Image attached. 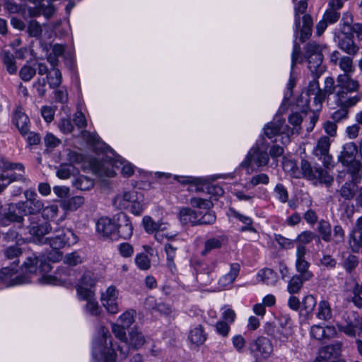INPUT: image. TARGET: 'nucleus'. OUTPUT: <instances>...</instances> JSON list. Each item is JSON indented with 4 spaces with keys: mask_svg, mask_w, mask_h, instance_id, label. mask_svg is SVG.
Listing matches in <instances>:
<instances>
[{
    "mask_svg": "<svg viewBox=\"0 0 362 362\" xmlns=\"http://www.w3.org/2000/svg\"><path fill=\"white\" fill-rule=\"evenodd\" d=\"M112 204L117 209H129L136 216H140L144 210L143 197L135 190L119 191L113 198Z\"/></svg>",
    "mask_w": 362,
    "mask_h": 362,
    "instance_id": "obj_1",
    "label": "nucleus"
},
{
    "mask_svg": "<svg viewBox=\"0 0 362 362\" xmlns=\"http://www.w3.org/2000/svg\"><path fill=\"white\" fill-rule=\"evenodd\" d=\"M318 77H314V79L310 83L308 88V94L313 95V101L315 105L319 109L322 107V104L325 100L332 94H335L338 89L337 84H335L334 79L328 76L325 78L323 88H320L317 81Z\"/></svg>",
    "mask_w": 362,
    "mask_h": 362,
    "instance_id": "obj_2",
    "label": "nucleus"
},
{
    "mask_svg": "<svg viewBox=\"0 0 362 362\" xmlns=\"http://www.w3.org/2000/svg\"><path fill=\"white\" fill-rule=\"evenodd\" d=\"M308 8V3L305 1H300L295 7V25L296 33L300 32V40L304 42L312 34L313 19L310 15L305 14L303 16V28H300V14L304 13Z\"/></svg>",
    "mask_w": 362,
    "mask_h": 362,
    "instance_id": "obj_3",
    "label": "nucleus"
},
{
    "mask_svg": "<svg viewBox=\"0 0 362 362\" xmlns=\"http://www.w3.org/2000/svg\"><path fill=\"white\" fill-rule=\"evenodd\" d=\"M21 228L28 230L30 239L34 242L41 241L43 237L51 230L50 224L37 216L28 217V221L21 225Z\"/></svg>",
    "mask_w": 362,
    "mask_h": 362,
    "instance_id": "obj_4",
    "label": "nucleus"
},
{
    "mask_svg": "<svg viewBox=\"0 0 362 362\" xmlns=\"http://www.w3.org/2000/svg\"><path fill=\"white\" fill-rule=\"evenodd\" d=\"M110 165L116 168H121L122 175L126 177L132 175L134 172V167L132 164L122 158L100 161L96 168L100 173L104 174L107 177H113L115 173L114 170L109 168Z\"/></svg>",
    "mask_w": 362,
    "mask_h": 362,
    "instance_id": "obj_5",
    "label": "nucleus"
},
{
    "mask_svg": "<svg viewBox=\"0 0 362 362\" xmlns=\"http://www.w3.org/2000/svg\"><path fill=\"white\" fill-rule=\"evenodd\" d=\"M339 330L350 337H356L362 333V317L356 312H346L343 321L337 325Z\"/></svg>",
    "mask_w": 362,
    "mask_h": 362,
    "instance_id": "obj_6",
    "label": "nucleus"
},
{
    "mask_svg": "<svg viewBox=\"0 0 362 362\" xmlns=\"http://www.w3.org/2000/svg\"><path fill=\"white\" fill-rule=\"evenodd\" d=\"M300 175L310 180H317L320 182L329 185L333 182V177L321 168H313L310 163L305 159L300 163Z\"/></svg>",
    "mask_w": 362,
    "mask_h": 362,
    "instance_id": "obj_7",
    "label": "nucleus"
},
{
    "mask_svg": "<svg viewBox=\"0 0 362 362\" xmlns=\"http://www.w3.org/2000/svg\"><path fill=\"white\" fill-rule=\"evenodd\" d=\"M337 44L339 49L350 56H355L359 51V47L354 40L348 28L341 27V31L337 35Z\"/></svg>",
    "mask_w": 362,
    "mask_h": 362,
    "instance_id": "obj_8",
    "label": "nucleus"
},
{
    "mask_svg": "<svg viewBox=\"0 0 362 362\" xmlns=\"http://www.w3.org/2000/svg\"><path fill=\"white\" fill-rule=\"evenodd\" d=\"M28 282L26 276L18 274L17 271L9 267L0 270V288H8Z\"/></svg>",
    "mask_w": 362,
    "mask_h": 362,
    "instance_id": "obj_9",
    "label": "nucleus"
},
{
    "mask_svg": "<svg viewBox=\"0 0 362 362\" xmlns=\"http://www.w3.org/2000/svg\"><path fill=\"white\" fill-rule=\"evenodd\" d=\"M24 196L25 201L20 202V203L27 215L34 216L42 211L44 203L38 198L37 193L34 190H25Z\"/></svg>",
    "mask_w": 362,
    "mask_h": 362,
    "instance_id": "obj_10",
    "label": "nucleus"
},
{
    "mask_svg": "<svg viewBox=\"0 0 362 362\" xmlns=\"http://www.w3.org/2000/svg\"><path fill=\"white\" fill-rule=\"evenodd\" d=\"M269 160V155L266 151H260L258 146H254L250 150L240 165L243 168H248L254 163L257 166L262 167L267 165Z\"/></svg>",
    "mask_w": 362,
    "mask_h": 362,
    "instance_id": "obj_11",
    "label": "nucleus"
},
{
    "mask_svg": "<svg viewBox=\"0 0 362 362\" xmlns=\"http://www.w3.org/2000/svg\"><path fill=\"white\" fill-rule=\"evenodd\" d=\"M249 349L250 353L257 358H266L269 357L273 350L270 340L262 337L251 341Z\"/></svg>",
    "mask_w": 362,
    "mask_h": 362,
    "instance_id": "obj_12",
    "label": "nucleus"
},
{
    "mask_svg": "<svg viewBox=\"0 0 362 362\" xmlns=\"http://www.w3.org/2000/svg\"><path fill=\"white\" fill-rule=\"evenodd\" d=\"M119 291L114 286H109L101 295L103 305L106 308L107 312L111 314H115L119 311L117 301Z\"/></svg>",
    "mask_w": 362,
    "mask_h": 362,
    "instance_id": "obj_13",
    "label": "nucleus"
},
{
    "mask_svg": "<svg viewBox=\"0 0 362 362\" xmlns=\"http://www.w3.org/2000/svg\"><path fill=\"white\" fill-rule=\"evenodd\" d=\"M353 92L337 90L334 95L336 104L339 107L350 109L356 105L361 100V94L351 95Z\"/></svg>",
    "mask_w": 362,
    "mask_h": 362,
    "instance_id": "obj_14",
    "label": "nucleus"
},
{
    "mask_svg": "<svg viewBox=\"0 0 362 362\" xmlns=\"http://www.w3.org/2000/svg\"><path fill=\"white\" fill-rule=\"evenodd\" d=\"M330 140L327 136H322L313 148V154L320 159L325 167H327L332 161V156L329 153Z\"/></svg>",
    "mask_w": 362,
    "mask_h": 362,
    "instance_id": "obj_15",
    "label": "nucleus"
},
{
    "mask_svg": "<svg viewBox=\"0 0 362 362\" xmlns=\"http://www.w3.org/2000/svg\"><path fill=\"white\" fill-rule=\"evenodd\" d=\"M64 239H62L61 235H57L55 237L49 238V245L52 249L59 250L65 245H72L78 242L76 235L69 229L63 230Z\"/></svg>",
    "mask_w": 362,
    "mask_h": 362,
    "instance_id": "obj_16",
    "label": "nucleus"
},
{
    "mask_svg": "<svg viewBox=\"0 0 362 362\" xmlns=\"http://www.w3.org/2000/svg\"><path fill=\"white\" fill-rule=\"evenodd\" d=\"M23 267L30 274L35 273L37 268L42 272H48L51 270V265L47 262L45 257L44 256L39 257L35 255L28 257L23 263Z\"/></svg>",
    "mask_w": 362,
    "mask_h": 362,
    "instance_id": "obj_17",
    "label": "nucleus"
},
{
    "mask_svg": "<svg viewBox=\"0 0 362 362\" xmlns=\"http://www.w3.org/2000/svg\"><path fill=\"white\" fill-rule=\"evenodd\" d=\"M25 216H27V214L20 202L8 204L7 211L4 214V217L6 220L13 223H22V225L25 223Z\"/></svg>",
    "mask_w": 362,
    "mask_h": 362,
    "instance_id": "obj_18",
    "label": "nucleus"
},
{
    "mask_svg": "<svg viewBox=\"0 0 362 362\" xmlns=\"http://www.w3.org/2000/svg\"><path fill=\"white\" fill-rule=\"evenodd\" d=\"M358 151L357 145L354 142L345 144L338 156V160L342 165H348V163L356 160V154Z\"/></svg>",
    "mask_w": 362,
    "mask_h": 362,
    "instance_id": "obj_19",
    "label": "nucleus"
},
{
    "mask_svg": "<svg viewBox=\"0 0 362 362\" xmlns=\"http://www.w3.org/2000/svg\"><path fill=\"white\" fill-rule=\"evenodd\" d=\"M337 90H342L348 92H358L360 88V84L357 80L351 77L349 74H339L337 78Z\"/></svg>",
    "mask_w": 362,
    "mask_h": 362,
    "instance_id": "obj_20",
    "label": "nucleus"
},
{
    "mask_svg": "<svg viewBox=\"0 0 362 362\" xmlns=\"http://www.w3.org/2000/svg\"><path fill=\"white\" fill-rule=\"evenodd\" d=\"M97 231L105 238H112L117 230V226L109 218H100L96 224Z\"/></svg>",
    "mask_w": 362,
    "mask_h": 362,
    "instance_id": "obj_21",
    "label": "nucleus"
},
{
    "mask_svg": "<svg viewBox=\"0 0 362 362\" xmlns=\"http://www.w3.org/2000/svg\"><path fill=\"white\" fill-rule=\"evenodd\" d=\"M285 120L280 118H274V121L269 123L264 128L265 135L271 139L279 133H286V130L288 128L287 125L285 127L284 124Z\"/></svg>",
    "mask_w": 362,
    "mask_h": 362,
    "instance_id": "obj_22",
    "label": "nucleus"
},
{
    "mask_svg": "<svg viewBox=\"0 0 362 362\" xmlns=\"http://www.w3.org/2000/svg\"><path fill=\"white\" fill-rule=\"evenodd\" d=\"M13 122L21 134L25 135L28 134L29 118L21 110L18 109L16 110Z\"/></svg>",
    "mask_w": 362,
    "mask_h": 362,
    "instance_id": "obj_23",
    "label": "nucleus"
},
{
    "mask_svg": "<svg viewBox=\"0 0 362 362\" xmlns=\"http://www.w3.org/2000/svg\"><path fill=\"white\" fill-rule=\"evenodd\" d=\"M306 59L308 63V69L312 72L313 77H319L324 71V67L322 66L323 54L317 53V54L310 56Z\"/></svg>",
    "mask_w": 362,
    "mask_h": 362,
    "instance_id": "obj_24",
    "label": "nucleus"
},
{
    "mask_svg": "<svg viewBox=\"0 0 362 362\" xmlns=\"http://www.w3.org/2000/svg\"><path fill=\"white\" fill-rule=\"evenodd\" d=\"M346 289L347 291L351 292L354 296L352 297L353 303L358 308L362 307V286L354 279H351L346 284Z\"/></svg>",
    "mask_w": 362,
    "mask_h": 362,
    "instance_id": "obj_25",
    "label": "nucleus"
},
{
    "mask_svg": "<svg viewBox=\"0 0 362 362\" xmlns=\"http://www.w3.org/2000/svg\"><path fill=\"white\" fill-rule=\"evenodd\" d=\"M228 239L224 235L211 238L204 242V248L202 252V255H206L212 250L220 249L223 245H226Z\"/></svg>",
    "mask_w": 362,
    "mask_h": 362,
    "instance_id": "obj_26",
    "label": "nucleus"
},
{
    "mask_svg": "<svg viewBox=\"0 0 362 362\" xmlns=\"http://www.w3.org/2000/svg\"><path fill=\"white\" fill-rule=\"evenodd\" d=\"M240 272V265L238 264H231L230 271L220 277L218 284L221 287H226L234 282Z\"/></svg>",
    "mask_w": 362,
    "mask_h": 362,
    "instance_id": "obj_27",
    "label": "nucleus"
},
{
    "mask_svg": "<svg viewBox=\"0 0 362 362\" xmlns=\"http://www.w3.org/2000/svg\"><path fill=\"white\" fill-rule=\"evenodd\" d=\"M119 235L124 239H129L133 234V226L129 217L123 214L120 223L117 226Z\"/></svg>",
    "mask_w": 362,
    "mask_h": 362,
    "instance_id": "obj_28",
    "label": "nucleus"
},
{
    "mask_svg": "<svg viewBox=\"0 0 362 362\" xmlns=\"http://www.w3.org/2000/svg\"><path fill=\"white\" fill-rule=\"evenodd\" d=\"M347 168V173L350 175L351 180L355 183H359L362 177V163L360 160H356L354 162L344 165Z\"/></svg>",
    "mask_w": 362,
    "mask_h": 362,
    "instance_id": "obj_29",
    "label": "nucleus"
},
{
    "mask_svg": "<svg viewBox=\"0 0 362 362\" xmlns=\"http://www.w3.org/2000/svg\"><path fill=\"white\" fill-rule=\"evenodd\" d=\"M180 221L183 225L191 223L192 226L198 225V216L195 211L190 208H183L180 210Z\"/></svg>",
    "mask_w": 362,
    "mask_h": 362,
    "instance_id": "obj_30",
    "label": "nucleus"
},
{
    "mask_svg": "<svg viewBox=\"0 0 362 362\" xmlns=\"http://www.w3.org/2000/svg\"><path fill=\"white\" fill-rule=\"evenodd\" d=\"M257 279L262 284L274 285L277 279L276 274L271 269H261L257 274Z\"/></svg>",
    "mask_w": 362,
    "mask_h": 362,
    "instance_id": "obj_31",
    "label": "nucleus"
},
{
    "mask_svg": "<svg viewBox=\"0 0 362 362\" xmlns=\"http://www.w3.org/2000/svg\"><path fill=\"white\" fill-rule=\"evenodd\" d=\"M143 225L146 231L148 233H153L158 230H164L166 229L165 224L156 222L148 216H146L143 218Z\"/></svg>",
    "mask_w": 362,
    "mask_h": 362,
    "instance_id": "obj_32",
    "label": "nucleus"
},
{
    "mask_svg": "<svg viewBox=\"0 0 362 362\" xmlns=\"http://www.w3.org/2000/svg\"><path fill=\"white\" fill-rule=\"evenodd\" d=\"M358 184L352 180L345 182L339 190V194L346 200L352 199L356 194V190Z\"/></svg>",
    "mask_w": 362,
    "mask_h": 362,
    "instance_id": "obj_33",
    "label": "nucleus"
},
{
    "mask_svg": "<svg viewBox=\"0 0 362 362\" xmlns=\"http://www.w3.org/2000/svg\"><path fill=\"white\" fill-rule=\"evenodd\" d=\"M145 343V339L142 333L137 329H132L129 333L127 344L134 349H138Z\"/></svg>",
    "mask_w": 362,
    "mask_h": 362,
    "instance_id": "obj_34",
    "label": "nucleus"
},
{
    "mask_svg": "<svg viewBox=\"0 0 362 362\" xmlns=\"http://www.w3.org/2000/svg\"><path fill=\"white\" fill-rule=\"evenodd\" d=\"M84 204V198L81 196L73 197L62 203L63 209L69 211H75L80 208Z\"/></svg>",
    "mask_w": 362,
    "mask_h": 362,
    "instance_id": "obj_35",
    "label": "nucleus"
},
{
    "mask_svg": "<svg viewBox=\"0 0 362 362\" xmlns=\"http://www.w3.org/2000/svg\"><path fill=\"white\" fill-rule=\"evenodd\" d=\"M1 56L8 72L11 74H15L17 71V67L13 54L8 51L2 50Z\"/></svg>",
    "mask_w": 362,
    "mask_h": 362,
    "instance_id": "obj_36",
    "label": "nucleus"
},
{
    "mask_svg": "<svg viewBox=\"0 0 362 362\" xmlns=\"http://www.w3.org/2000/svg\"><path fill=\"white\" fill-rule=\"evenodd\" d=\"M93 357L96 360H101L105 358L106 362H115V358L113 354L108 353L106 356L105 352V348L103 344H95L93 349Z\"/></svg>",
    "mask_w": 362,
    "mask_h": 362,
    "instance_id": "obj_37",
    "label": "nucleus"
},
{
    "mask_svg": "<svg viewBox=\"0 0 362 362\" xmlns=\"http://www.w3.org/2000/svg\"><path fill=\"white\" fill-rule=\"evenodd\" d=\"M306 281L298 274L294 275L288 284L287 289L288 293L291 294L298 293L303 286V282Z\"/></svg>",
    "mask_w": 362,
    "mask_h": 362,
    "instance_id": "obj_38",
    "label": "nucleus"
},
{
    "mask_svg": "<svg viewBox=\"0 0 362 362\" xmlns=\"http://www.w3.org/2000/svg\"><path fill=\"white\" fill-rule=\"evenodd\" d=\"M189 339L192 344L197 346L202 344L206 340L203 328L199 326L191 330Z\"/></svg>",
    "mask_w": 362,
    "mask_h": 362,
    "instance_id": "obj_39",
    "label": "nucleus"
},
{
    "mask_svg": "<svg viewBox=\"0 0 362 362\" xmlns=\"http://www.w3.org/2000/svg\"><path fill=\"white\" fill-rule=\"evenodd\" d=\"M22 248L18 245H10L3 250L5 259L12 260L18 258L22 255Z\"/></svg>",
    "mask_w": 362,
    "mask_h": 362,
    "instance_id": "obj_40",
    "label": "nucleus"
},
{
    "mask_svg": "<svg viewBox=\"0 0 362 362\" xmlns=\"http://www.w3.org/2000/svg\"><path fill=\"white\" fill-rule=\"evenodd\" d=\"M47 80L51 88H55L61 84L62 74L58 69L53 68L47 76Z\"/></svg>",
    "mask_w": 362,
    "mask_h": 362,
    "instance_id": "obj_41",
    "label": "nucleus"
},
{
    "mask_svg": "<svg viewBox=\"0 0 362 362\" xmlns=\"http://www.w3.org/2000/svg\"><path fill=\"white\" fill-rule=\"evenodd\" d=\"M317 316L322 320H327L331 318L332 310L327 301L322 300L320 302Z\"/></svg>",
    "mask_w": 362,
    "mask_h": 362,
    "instance_id": "obj_42",
    "label": "nucleus"
},
{
    "mask_svg": "<svg viewBox=\"0 0 362 362\" xmlns=\"http://www.w3.org/2000/svg\"><path fill=\"white\" fill-rule=\"evenodd\" d=\"M318 231L322 239L325 242H330L332 239L331 225L326 221L321 220L318 224Z\"/></svg>",
    "mask_w": 362,
    "mask_h": 362,
    "instance_id": "obj_43",
    "label": "nucleus"
},
{
    "mask_svg": "<svg viewBox=\"0 0 362 362\" xmlns=\"http://www.w3.org/2000/svg\"><path fill=\"white\" fill-rule=\"evenodd\" d=\"M327 331H332L330 327H327L326 328H325L320 325H314L311 327L310 334L313 338L317 340H322L323 339L329 337V333H327Z\"/></svg>",
    "mask_w": 362,
    "mask_h": 362,
    "instance_id": "obj_44",
    "label": "nucleus"
},
{
    "mask_svg": "<svg viewBox=\"0 0 362 362\" xmlns=\"http://www.w3.org/2000/svg\"><path fill=\"white\" fill-rule=\"evenodd\" d=\"M199 183L202 185V187H197V191H206L207 193L211 194L212 196H221L223 194V189L218 185H209L206 183H204V180L199 179Z\"/></svg>",
    "mask_w": 362,
    "mask_h": 362,
    "instance_id": "obj_45",
    "label": "nucleus"
},
{
    "mask_svg": "<svg viewBox=\"0 0 362 362\" xmlns=\"http://www.w3.org/2000/svg\"><path fill=\"white\" fill-rule=\"evenodd\" d=\"M146 305L148 306V308L156 309L157 311L164 315H168L171 313V308L169 305L163 303L156 304L153 297L146 298Z\"/></svg>",
    "mask_w": 362,
    "mask_h": 362,
    "instance_id": "obj_46",
    "label": "nucleus"
},
{
    "mask_svg": "<svg viewBox=\"0 0 362 362\" xmlns=\"http://www.w3.org/2000/svg\"><path fill=\"white\" fill-rule=\"evenodd\" d=\"M316 305V300L312 295L306 296L302 302V311L308 316L313 313Z\"/></svg>",
    "mask_w": 362,
    "mask_h": 362,
    "instance_id": "obj_47",
    "label": "nucleus"
},
{
    "mask_svg": "<svg viewBox=\"0 0 362 362\" xmlns=\"http://www.w3.org/2000/svg\"><path fill=\"white\" fill-rule=\"evenodd\" d=\"M76 291L81 300L88 302L95 298V291L92 290L91 288H88L82 286H77Z\"/></svg>",
    "mask_w": 362,
    "mask_h": 362,
    "instance_id": "obj_48",
    "label": "nucleus"
},
{
    "mask_svg": "<svg viewBox=\"0 0 362 362\" xmlns=\"http://www.w3.org/2000/svg\"><path fill=\"white\" fill-rule=\"evenodd\" d=\"M310 264L308 262L302 263H296V268L297 272L299 273L298 275L303 276L304 280H310L313 274L309 270Z\"/></svg>",
    "mask_w": 362,
    "mask_h": 362,
    "instance_id": "obj_49",
    "label": "nucleus"
},
{
    "mask_svg": "<svg viewBox=\"0 0 362 362\" xmlns=\"http://www.w3.org/2000/svg\"><path fill=\"white\" fill-rule=\"evenodd\" d=\"M351 23L345 22L342 27L348 28L350 30V34L353 36V34L355 33L356 35V38L358 41L362 40V23H352V19L351 18Z\"/></svg>",
    "mask_w": 362,
    "mask_h": 362,
    "instance_id": "obj_50",
    "label": "nucleus"
},
{
    "mask_svg": "<svg viewBox=\"0 0 362 362\" xmlns=\"http://www.w3.org/2000/svg\"><path fill=\"white\" fill-rule=\"evenodd\" d=\"M284 170L288 173L293 177H300V172L298 170V168L296 163L292 160H288L283 163Z\"/></svg>",
    "mask_w": 362,
    "mask_h": 362,
    "instance_id": "obj_51",
    "label": "nucleus"
},
{
    "mask_svg": "<svg viewBox=\"0 0 362 362\" xmlns=\"http://www.w3.org/2000/svg\"><path fill=\"white\" fill-rule=\"evenodd\" d=\"M339 66L346 74H349L354 71L353 59L349 56L341 57L339 61Z\"/></svg>",
    "mask_w": 362,
    "mask_h": 362,
    "instance_id": "obj_52",
    "label": "nucleus"
},
{
    "mask_svg": "<svg viewBox=\"0 0 362 362\" xmlns=\"http://www.w3.org/2000/svg\"><path fill=\"white\" fill-rule=\"evenodd\" d=\"M42 32V26L37 21L33 20L29 22L28 33L30 37L38 38L41 36Z\"/></svg>",
    "mask_w": 362,
    "mask_h": 362,
    "instance_id": "obj_53",
    "label": "nucleus"
},
{
    "mask_svg": "<svg viewBox=\"0 0 362 362\" xmlns=\"http://www.w3.org/2000/svg\"><path fill=\"white\" fill-rule=\"evenodd\" d=\"M305 57H308L313 56L314 54H322V48L320 45H317L315 42H310L305 46Z\"/></svg>",
    "mask_w": 362,
    "mask_h": 362,
    "instance_id": "obj_54",
    "label": "nucleus"
},
{
    "mask_svg": "<svg viewBox=\"0 0 362 362\" xmlns=\"http://www.w3.org/2000/svg\"><path fill=\"white\" fill-rule=\"evenodd\" d=\"M36 74V69L29 65H24L20 70L21 78L24 81H30Z\"/></svg>",
    "mask_w": 362,
    "mask_h": 362,
    "instance_id": "obj_55",
    "label": "nucleus"
},
{
    "mask_svg": "<svg viewBox=\"0 0 362 362\" xmlns=\"http://www.w3.org/2000/svg\"><path fill=\"white\" fill-rule=\"evenodd\" d=\"M135 262L139 268L142 270H147L150 268V259L148 256L144 253L136 255Z\"/></svg>",
    "mask_w": 362,
    "mask_h": 362,
    "instance_id": "obj_56",
    "label": "nucleus"
},
{
    "mask_svg": "<svg viewBox=\"0 0 362 362\" xmlns=\"http://www.w3.org/2000/svg\"><path fill=\"white\" fill-rule=\"evenodd\" d=\"M190 204L194 207L204 209H209L213 206V203L211 201L197 197L192 198L190 201Z\"/></svg>",
    "mask_w": 362,
    "mask_h": 362,
    "instance_id": "obj_57",
    "label": "nucleus"
},
{
    "mask_svg": "<svg viewBox=\"0 0 362 362\" xmlns=\"http://www.w3.org/2000/svg\"><path fill=\"white\" fill-rule=\"evenodd\" d=\"M232 213L235 217L238 218L241 222L246 225V226L242 228V231H245L247 230L250 231L255 230V228L252 226V220L250 217L241 215L235 211H232Z\"/></svg>",
    "mask_w": 362,
    "mask_h": 362,
    "instance_id": "obj_58",
    "label": "nucleus"
},
{
    "mask_svg": "<svg viewBox=\"0 0 362 362\" xmlns=\"http://www.w3.org/2000/svg\"><path fill=\"white\" fill-rule=\"evenodd\" d=\"M42 216L44 218L49 220L55 218L58 214L59 208L57 205L52 204L46 207L43 206L42 209Z\"/></svg>",
    "mask_w": 362,
    "mask_h": 362,
    "instance_id": "obj_59",
    "label": "nucleus"
},
{
    "mask_svg": "<svg viewBox=\"0 0 362 362\" xmlns=\"http://www.w3.org/2000/svg\"><path fill=\"white\" fill-rule=\"evenodd\" d=\"M76 186L81 190H86L93 187V182L92 180L85 176H81L76 180Z\"/></svg>",
    "mask_w": 362,
    "mask_h": 362,
    "instance_id": "obj_60",
    "label": "nucleus"
},
{
    "mask_svg": "<svg viewBox=\"0 0 362 362\" xmlns=\"http://www.w3.org/2000/svg\"><path fill=\"white\" fill-rule=\"evenodd\" d=\"M86 310L93 316H98L101 313V308H100L98 301L95 298L90 301L87 302L86 305Z\"/></svg>",
    "mask_w": 362,
    "mask_h": 362,
    "instance_id": "obj_61",
    "label": "nucleus"
},
{
    "mask_svg": "<svg viewBox=\"0 0 362 362\" xmlns=\"http://www.w3.org/2000/svg\"><path fill=\"white\" fill-rule=\"evenodd\" d=\"M125 327H123L122 325H118L116 324H113L112 325V331L115 336L124 343H126L127 341V339L126 337Z\"/></svg>",
    "mask_w": 362,
    "mask_h": 362,
    "instance_id": "obj_62",
    "label": "nucleus"
},
{
    "mask_svg": "<svg viewBox=\"0 0 362 362\" xmlns=\"http://www.w3.org/2000/svg\"><path fill=\"white\" fill-rule=\"evenodd\" d=\"M73 167L67 164H62L57 169L56 175L60 179H68L71 173Z\"/></svg>",
    "mask_w": 362,
    "mask_h": 362,
    "instance_id": "obj_63",
    "label": "nucleus"
},
{
    "mask_svg": "<svg viewBox=\"0 0 362 362\" xmlns=\"http://www.w3.org/2000/svg\"><path fill=\"white\" fill-rule=\"evenodd\" d=\"M358 264V259L356 256L353 255H349L344 262V267L348 272H351L354 269H355Z\"/></svg>",
    "mask_w": 362,
    "mask_h": 362,
    "instance_id": "obj_64",
    "label": "nucleus"
}]
</instances>
